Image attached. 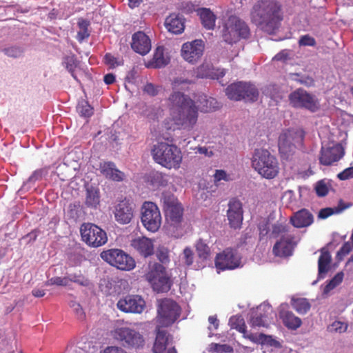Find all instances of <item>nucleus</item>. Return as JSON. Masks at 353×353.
<instances>
[{"instance_id": "f257e3e1", "label": "nucleus", "mask_w": 353, "mask_h": 353, "mask_svg": "<svg viewBox=\"0 0 353 353\" xmlns=\"http://www.w3.org/2000/svg\"><path fill=\"white\" fill-rule=\"evenodd\" d=\"M191 83L190 81L179 77L172 83L173 92L166 100V105L170 115L174 123L180 128L192 130L198 120V110L211 112L220 107L219 103L212 97L205 94L199 95L196 101L177 90H185Z\"/></svg>"}, {"instance_id": "f03ea898", "label": "nucleus", "mask_w": 353, "mask_h": 353, "mask_svg": "<svg viewBox=\"0 0 353 353\" xmlns=\"http://www.w3.org/2000/svg\"><path fill=\"white\" fill-rule=\"evenodd\" d=\"M251 19L264 31L271 34L282 20L280 4L275 0H261L253 6Z\"/></svg>"}, {"instance_id": "7ed1b4c3", "label": "nucleus", "mask_w": 353, "mask_h": 353, "mask_svg": "<svg viewBox=\"0 0 353 353\" xmlns=\"http://www.w3.org/2000/svg\"><path fill=\"white\" fill-rule=\"evenodd\" d=\"M162 201L168 234L174 238L181 237L188 230V224L183 220V208L174 195L164 194Z\"/></svg>"}, {"instance_id": "20e7f679", "label": "nucleus", "mask_w": 353, "mask_h": 353, "mask_svg": "<svg viewBox=\"0 0 353 353\" xmlns=\"http://www.w3.org/2000/svg\"><path fill=\"white\" fill-rule=\"evenodd\" d=\"M252 168L265 179L274 178L279 172L276 158L265 149L259 148L254 150L252 158Z\"/></svg>"}, {"instance_id": "39448f33", "label": "nucleus", "mask_w": 353, "mask_h": 353, "mask_svg": "<svg viewBox=\"0 0 353 353\" xmlns=\"http://www.w3.org/2000/svg\"><path fill=\"white\" fill-rule=\"evenodd\" d=\"M154 161L168 169H178L182 161L181 150L174 145L159 142L152 149Z\"/></svg>"}, {"instance_id": "423d86ee", "label": "nucleus", "mask_w": 353, "mask_h": 353, "mask_svg": "<svg viewBox=\"0 0 353 353\" xmlns=\"http://www.w3.org/2000/svg\"><path fill=\"white\" fill-rule=\"evenodd\" d=\"M270 236L272 238H279L273 247V252L276 256L285 257L292 254L295 242L284 223L278 222L272 225Z\"/></svg>"}, {"instance_id": "0eeeda50", "label": "nucleus", "mask_w": 353, "mask_h": 353, "mask_svg": "<svg viewBox=\"0 0 353 353\" xmlns=\"http://www.w3.org/2000/svg\"><path fill=\"white\" fill-rule=\"evenodd\" d=\"M111 336L114 340L127 349H140L143 347L145 343L142 334L126 325L116 326L111 331Z\"/></svg>"}, {"instance_id": "6e6552de", "label": "nucleus", "mask_w": 353, "mask_h": 353, "mask_svg": "<svg viewBox=\"0 0 353 353\" xmlns=\"http://www.w3.org/2000/svg\"><path fill=\"white\" fill-rule=\"evenodd\" d=\"M304 132L300 128H292L284 130L279 138V149L282 158L290 159L296 150L301 147Z\"/></svg>"}, {"instance_id": "1a4fd4ad", "label": "nucleus", "mask_w": 353, "mask_h": 353, "mask_svg": "<svg viewBox=\"0 0 353 353\" xmlns=\"http://www.w3.org/2000/svg\"><path fill=\"white\" fill-rule=\"evenodd\" d=\"M146 279L151 284L153 290L157 292H168L171 287V281L164 267L159 263L150 262Z\"/></svg>"}, {"instance_id": "9d476101", "label": "nucleus", "mask_w": 353, "mask_h": 353, "mask_svg": "<svg viewBox=\"0 0 353 353\" xmlns=\"http://www.w3.org/2000/svg\"><path fill=\"white\" fill-rule=\"evenodd\" d=\"M181 308L174 301L165 299L159 301L157 309L158 326L167 327L174 323L180 316Z\"/></svg>"}, {"instance_id": "9b49d317", "label": "nucleus", "mask_w": 353, "mask_h": 353, "mask_svg": "<svg viewBox=\"0 0 353 353\" xmlns=\"http://www.w3.org/2000/svg\"><path fill=\"white\" fill-rule=\"evenodd\" d=\"M141 221L149 232H156L161 225L162 217L158 206L153 202L145 201L141 208Z\"/></svg>"}, {"instance_id": "f8f14e48", "label": "nucleus", "mask_w": 353, "mask_h": 353, "mask_svg": "<svg viewBox=\"0 0 353 353\" xmlns=\"http://www.w3.org/2000/svg\"><path fill=\"white\" fill-rule=\"evenodd\" d=\"M249 30L244 21L236 16H230L225 23L223 38L228 43L236 42L240 38H245Z\"/></svg>"}, {"instance_id": "ddd939ff", "label": "nucleus", "mask_w": 353, "mask_h": 353, "mask_svg": "<svg viewBox=\"0 0 353 353\" xmlns=\"http://www.w3.org/2000/svg\"><path fill=\"white\" fill-rule=\"evenodd\" d=\"M101 257L117 268L130 271L135 268V261L129 254L119 249H110L101 253Z\"/></svg>"}, {"instance_id": "4468645a", "label": "nucleus", "mask_w": 353, "mask_h": 353, "mask_svg": "<svg viewBox=\"0 0 353 353\" xmlns=\"http://www.w3.org/2000/svg\"><path fill=\"white\" fill-rule=\"evenodd\" d=\"M80 232L82 240L90 247L102 246L108 241L105 232L92 223H83L81 227Z\"/></svg>"}, {"instance_id": "2eb2a0df", "label": "nucleus", "mask_w": 353, "mask_h": 353, "mask_svg": "<svg viewBox=\"0 0 353 353\" xmlns=\"http://www.w3.org/2000/svg\"><path fill=\"white\" fill-rule=\"evenodd\" d=\"M225 94L232 100L245 99L252 101L256 100L259 94L254 85L245 82L232 83L226 88Z\"/></svg>"}, {"instance_id": "dca6fc26", "label": "nucleus", "mask_w": 353, "mask_h": 353, "mask_svg": "<svg viewBox=\"0 0 353 353\" xmlns=\"http://www.w3.org/2000/svg\"><path fill=\"white\" fill-rule=\"evenodd\" d=\"M215 266L217 272L223 270H231L243 266L242 258L235 250L226 249L218 254L215 259Z\"/></svg>"}, {"instance_id": "f3484780", "label": "nucleus", "mask_w": 353, "mask_h": 353, "mask_svg": "<svg viewBox=\"0 0 353 353\" xmlns=\"http://www.w3.org/2000/svg\"><path fill=\"white\" fill-rule=\"evenodd\" d=\"M289 99L295 108H305L311 112H316L319 108V103L315 97L301 89L291 93Z\"/></svg>"}, {"instance_id": "a211bd4d", "label": "nucleus", "mask_w": 353, "mask_h": 353, "mask_svg": "<svg viewBox=\"0 0 353 353\" xmlns=\"http://www.w3.org/2000/svg\"><path fill=\"white\" fill-rule=\"evenodd\" d=\"M117 307L125 313L141 314L145 308V301L139 295L128 294L119 299Z\"/></svg>"}, {"instance_id": "6ab92c4d", "label": "nucleus", "mask_w": 353, "mask_h": 353, "mask_svg": "<svg viewBox=\"0 0 353 353\" xmlns=\"http://www.w3.org/2000/svg\"><path fill=\"white\" fill-rule=\"evenodd\" d=\"M204 48V43L201 39L184 43L181 50V57L185 61L194 63L202 57Z\"/></svg>"}, {"instance_id": "aec40b11", "label": "nucleus", "mask_w": 353, "mask_h": 353, "mask_svg": "<svg viewBox=\"0 0 353 353\" xmlns=\"http://www.w3.org/2000/svg\"><path fill=\"white\" fill-rule=\"evenodd\" d=\"M274 320V314L272 307L268 303L261 304L251 317L250 324L251 327L256 328L268 327Z\"/></svg>"}, {"instance_id": "412c9836", "label": "nucleus", "mask_w": 353, "mask_h": 353, "mask_svg": "<svg viewBox=\"0 0 353 353\" xmlns=\"http://www.w3.org/2000/svg\"><path fill=\"white\" fill-rule=\"evenodd\" d=\"M344 155V150L341 144L332 143L321 148L320 163L325 165H330L340 160Z\"/></svg>"}, {"instance_id": "4be33fe9", "label": "nucleus", "mask_w": 353, "mask_h": 353, "mask_svg": "<svg viewBox=\"0 0 353 353\" xmlns=\"http://www.w3.org/2000/svg\"><path fill=\"white\" fill-rule=\"evenodd\" d=\"M114 215L119 223H129L134 216L133 204L128 200L120 201L114 208Z\"/></svg>"}, {"instance_id": "5701e85b", "label": "nucleus", "mask_w": 353, "mask_h": 353, "mask_svg": "<svg viewBox=\"0 0 353 353\" xmlns=\"http://www.w3.org/2000/svg\"><path fill=\"white\" fill-rule=\"evenodd\" d=\"M227 216L231 228L234 229L241 228L243 221V209L239 201L236 199L230 201Z\"/></svg>"}, {"instance_id": "b1692460", "label": "nucleus", "mask_w": 353, "mask_h": 353, "mask_svg": "<svg viewBox=\"0 0 353 353\" xmlns=\"http://www.w3.org/2000/svg\"><path fill=\"white\" fill-rule=\"evenodd\" d=\"M131 48L135 52L145 55L151 50V40L143 32L139 31L132 37Z\"/></svg>"}, {"instance_id": "393cba45", "label": "nucleus", "mask_w": 353, "mask_h": 353, "mask_svg": "<svg viewBox=\"0 0 353 353\" xmlns=\"http://www.w3.org/2000/svg\"><path fill=\"white\" fill-rule=\"evenodd\" d=\"M131 246L144 257L151 256L154 251V240L146 236L134 238Z\"/></svg>"}, {"instance_id": "a878e982", "label": "nucleus", "mask_w": 353, "mask_h": 353, "mask_svg": "<svg viewBox=\"0 0 353 353\" xmlns=\"http://www.w3.org/2000/svg\"><path fill=\"white\" fill-rule=\"evenodd\" d=\"M288 309L289 306L287 303L281 304L279 307V316L288 329L295 330L301 325L302 321Z\"/></svg>"}, {"instance_id": "bb28decb", "label": "nucleus", "mask_w": 353, "mask_h": 353, "mask_svg": "<svg viewBox=\"0 0 353 353\" xmlns=\"http://www.w3.org/2000/svg\"><path fill=\"white\" fill-rule=\"evenodd\" d=\"M187 11L189 12L196 11L199 16L201 24L205 29L213 30L215 28L216 16L210 8H199L195 9L194 6L191 4V8H188Z\"/></svg>"}, {"instance_id": "cd10ccee", "label": "nucleus", "mask_w": 353, "mask_h": 353, "mask_svg": "<svg viewBox=\"0 0 353 353\" xmlns=\"http://www.w3.org/2000/svg\"><path fill=\"white\" fill-rule=\"evenodd\" d=\"M165 350H168L167 353H176V350L171 347L170 339L167 333L158 330L153 346V352L154 353H163Z\"/></svg>"}, {"instance_id": "c85d7f7f", "label": "nucleus", "mask_w": 353, "mask_h": 353, "mask_svg": "<svg viewBox=\"0 0 353 353\" xmlns=\"http://www.w3.org/2000/svg\"><path fill=\"white\" fill-rule=\"evenodd\" d=\"M100 173L105 178L114 181H121L125 178L123 172L118 170L112 162H102L99 165Z\"/></svg>"}, {"instance_id": "c756f323", "label": "nucleus", "mask_w": 353, "mask_h": 353, "mask_svg": "<svg viewBox=\"0 0 353 353\" xmlns=\"http://www.w3.org/2000/svg\"><path fill=\"white\" fill-rule=\"evenodd\" d=\"M195 72L199 78L219 79L225 75V70L223 69L214 68L211 64L207 63L200 65Z\"/></svg>"}, {"instance_id": "7c9ffc66", "label": "nucleus", "mask_w": 353, "mask_h": 353, "mask_svg": "<svg viewBox=\"0 0 353 353\" xmlns=\"http://www.w3.org/2000/svg\"><path fill=\"white\" fill-rule=\"evenodd\" d=\"M247 339L254 344L272 347L274 348H280L281 347V343L275 337H273L271 335L252 333L247 336Z\"/></svg>"}, {"instance_id": "2f4dec72", "label": "nucleus", "mask_w": 353, "mask_h": 353, "mask_svg": "<svg viewBox=\"0 0 353 353\" xmlns=\"http://www.w3.org/2000/svg\"><path fill=\"white\" fill-rule=\"evenodd\" d=\"M291 222L296 228L307 227L312 223L313 216L308 210L303 209L296 212L291 217Z\"/></svg>"}, {"instance_id": "473e14b6", "label": "nucleus", "mask_w": 353, "mask_h": 353, "mask_svg": "<svg viewBox=\"0 0 353 353\" xmlns=\"http://www.w3.org/2000/svg\"><path fill=\"white\" fill-rule=\"evenodd\" d=\"M166 29L174 34H180L184 30V22L182 18L172 14L168 17L165 21Z\"/></svg>"}, {"instance_id": "72a5a7b5", "label": "nucleus", "mask_w": 353, "mask_h": 353, "mask_svg": "<svg viewBox=\"0 0 353 353\" xmlns=\"http://www.w3.org/2000/svg\"><path fill=\"white\" fill-rule=\"evenodd\" d=\"M100 202L99 190L98 188L89 186L86 189L85 204L90 208H97Z\"/></svg>"}, {"instance_id": "f704fd0d", "label": "nucleus", "mask_w": 353, "mask_h": 353, "mask_svg": "<svg viewBox=\"0 0 353 353\" xmlns=\"http://www.w3.org/2000/svg\"><path fill=\"white\" fill-rule=\"evenodd\" d=\"M229 325L232 329H236L239 332L243 334V338L247 339V336L251 334L246 330V325L243 319L241 316H233L229 319Z\"/></svg>"}, {"instance_id": "c9c22d12", "label": "nucleus", "mask_w": 353, "mask_h": 353, "mask_svg": "<svg viewBox=\"0 0 353 353\" xmlns=\"http://www.w3.org/2000/svg\"><path fill=\"white\" fill-rule=\"evenodd\" d=\"M168 57L164 54L163 48L159 46L156 48L151 65L154 68H161L168 63Z\"/></svg>"}, {"instance_id": "e433bc0d", "label": "nucleus", "mask_w": 353, "mask_h": 353, "mask_svg": "<svg viewBox=\"0 0 353 353\" xmlns=\"http://www.w3.org/2000/svg\"><path fill=\"white\" fill-rule=\"evenodd\" d=\"M331 256L327 251L322 250L319 259V276L323 278L324 274L328 271Z\"/></svg>"}, {"instance_id": "4c0bfd02", "label": "nucleus", "mask_w": 353, "mask_h": 353, "mask_svg": "<svg viewBox=\"0 0 353 353\" xmlns=\"http://www.w3.org/2000/svg\"><path fill=\"white\" fill-rule=\"evenodd\" d=\"M214 182L216 185H219L222 181L230 182L235 179V176L232 172H227L224 170H216L213 174Z\"/></svg>"}, {"instance_id": "58836bf2", "label": "nucleus", "mask_w": 353, "mask_h": 353, "mask_svg": "<svg viewBox=\"0 0 353 353\" xmlns=\"http://www.w3.org/2000/svg\"><path fill=\"white\" fill-rule=\"evenodd\" d=\"M349 205H345L342 202L334 208H326L321 210L319 213L320 219H326L332 214H338L341 213L344 210L347 209Z\"/></svg>"}, {"instance_id": "ea45409f", "label": "nucleus", "mask_w": 353, "mask_h": 353, "mask_svg": "<svg viewBox=\"0 0 353 353\" xmlns=\"http://www.w3.org/2000/svg\"><path fill=\"white\" fill-rule=\"evenodd\" d=\"M292 305L293 308L299 314H305L310 309V304L305 299H293Z\"/></svg>"}, {"instance_id": "a19ab883", "label": "nucleus", "mask_w": 353, "mask_h": 353, "mask_svg": "<svg viewBox=\"0 0 353 353\" xmlns=\"http://www.w3.org/2000/svg\"><path fill=\"white\" fill-rule=\"evenodd\" d=\"M343 279V274L342 272L337 273L324 287H323V294L327 295L342 282Z\"/></svg>"}, {"instance_id": "79ce46f5", "label": "nucleus", "mask_w": 353, "mask_h": 353, "mask_svg": "<svg viewBox=\"0 0 353 353\" xmlns=\"http://www.w3.org/2000/svg\"><path fill=\"white\" fill-rule=\"evenodd\" d=\"M196 250L199 259L202 261L206 260L210 253V248L203 240L199 239L195 245Z\"/></svg>"}, {"instance_id": "37998d69", "label": "nucleus", "mask_w": 353, "mask_h": 353, "mask_svg": "<svg viewBox=\"0 0 353 353\" xmlns=\"http://www.w3.org/2000/svg\"><path fill=\"white\" fill-rule=\"evenodd\" d=\"M77 108L78 112L82 117H89L93 114L92 108L84 100L79 102Z\"/></svg>"}, {"instance_id": "c03bdc74", "label": "nucleus", "mask_w": 353, "mask_h": 353, "mask_svg": "<svg viewBox=\"0 0 353 353\" xmlns=\"http://www.w3.org/2000/svg\"><path fill=\"white\" fill-rule=\"evenodd\" d=\"M180 259L182 263L185 265L190 266L194 261V252L190 247L184 248L182 254L180 255Z\"/></svg>"}, {"instance_id": "a18cd8bd", "label": "nucleus", "mask_w": 353, "mask_h": 353, "mask_svg": "<svg viewBox=\"0 0 353 353\" xmlns=\"http://www.w3.org/2000/svg\"><path fill=\"white\" fill-rule=\"evenodd\" d=\"M68 278L69 279V283L74 282L83 286H88L90 283L89 280L81 273L70 274L68 276Z\"/></svg>"}, {"instance_id": "49530a36", "label": "nucleus", "mask_w": 353, "mask_h": 353, "mask_svg": "<svg viewBox=\"0 0 353 353\" xmlns=\"http://www.w3.org/2000/svg\"><path fill=\"white\" fill-rule=\"evenodd\" d=\"M347 327V323L340 321H335L329 326L328 328L330 332L343 333L346 332Z\"/></svg>"}, {"instance_id": "de8ad7c7", "label": "nucleus", "mask_w": 353, "mask_h": 353, "mask_svg": "<svg viewBox=\"0 0 353 353\" xmlns=\"http://www.w3.org/2000/svg\"><path fill=\"white\" fill-rule=\"evenodd\" d=\"M23 48L20 46H10L3 49V52L8 57L17 58L23 53Z\"/></svg>"}, {"instance_id": "09e8293b", "label": "nucleus", "mask_w": 353, "mask_h": 353, "mask_svg": "<svg viewBox=\"0 0 353 353\" xmlns=\"http://www.w3.org/2000/svg\"><path fill=\"white\" fill-rule=\"evenodd\" d=\"M316 192L319 196H325L329 190V183L325 180H321L316 183L315 185Z\"/></svg>"}, {"instance_id": "8fccbe9b", "label": "nucleus", "mask_w": 353, "mask_h": 353, "mask_svg": "<svg viewBox=\"0 0 353 353\" xmlns=\"http://www.w3.org/2000/svg\"><path fill=\"white\" fill-rule=\"evenodd\" d=\"M46 285H59V286H67L69 285V279L67 276L65 277H52L46 282Z\"/></svg>"}, {"instance_id": "3c124183", "label": "nucleus", "mask_w": 353, "mask_h": 353, "mask_svg": "<svg viewBox=\"0 0 353 353\" xmlns=\"http://www.w3.org/2000/svg\"><path fill=\"white\" fill-rule=\"evenodd\" d=\"M104 61L106 65H108L110 68H114L119 65L122 64V61L118 60L114 56L110 54H107L104 57Z\"/></svg>"}, {"instance_id": "603ef678", "label": "nucleus", "mask_w": 353, "mask_h": 353, "mask_svg": "<svg viewBox=\"0 0 353 353\" xmlns=\"http://www.w3.org/2000/svg\"><path fill=\"white\" fill-rule=\"evenodd\" d=\"M299 44L300 46H314L316 41L312 37L306 34L300 37Z\"/></svg>"}, {"instance_id": "864d4df0", "label": "nucleus", "mask_w": 353, "mask_h": 353, "mask_svg": "<svg viewBox=\"0 0 353 353\" xmlns=\"http://www.w3.org/2000/svg\"><path fill=\"white\" fill-rule=\"evenodd\" d=\"M63 63L67 68V70L72 73L74 69L76 67V59L74 56H68L64 58Z\"/></svg>"}, {"instance_id": "5fc2aeb1", "label": "nucleus", "mask_w": 353, "mask_h": 353, "mask_svg": "<svg viewBox=\"0 0 353 353\" xmlns=\"http://www.w3.org/2000/svg\"><path fill=\"white\" fill-rule=\"evenodd\" d=\"M290 55L291 52L290 50H283L276 54L273 59L276 61H285L290 59Z\"/></svg>"}, {"instance_id": "6e6d98bb", "label": "nucleus", "mask_w": 353, "mask_h": 353, "mask_svg": "<svg viewBox=\"0 0 353 353\" xmlns=\"http://www.w3.org/2000/svg\"><path fill=\"white\" fill-rule=\"evenodd\" d=\"M340 180H346L350 178H353V167L346 168L343 172L337 175Z\"/></svg>"}, {"instance_id": "4d7b16f0", "label": "nucleus", "mask_w": 353, "mask_h": 353, "mask_svg": "<svg viewBox=\"0 0 353 353\" xmlns=\"http://www.w3.org/2000/svg\"><path fill=\"white\" fill-rule=\"evenodd\" d=\"M143 91L151 96H154L158 93V88L151 83H148L143 88Z\"/></svg>"}, {"instance_id": "13d9d810", "label": "nucleus", "mask_w": 353, "mask_h": 353, "mask_svg": "<svg viewBox=\"0 0 353 353\" xmlns=\"http://www.w3.org/2000/svg\"><path fill=\"white\" fill-rule=\"evenodd\" d=\"M101 353H127L122 347L118 346H109L104 349Z\"/></svg>"}, {"instance_id": "bf43d9fd", "label": "nucleus", "mask_w": 353, "mask_h": 353, "mask_svg": "<svg viewBox=\"0 0 353 353\" xmlns=\"http://www.w3.org/2000/svg\"><path fill=\"white\" fill-rule=\"evenodd\" d=\"M352 245L347 242L343 244L342 248L338 252V255H345L347 254L352 250Z\"/></svg>"}, {"instance_id": "052dcab7", "label": "nucleus", "mask_w": 353, "mask_h": 353, "mask_svg": "<svg viewBox=\"0 0 353 353\" xmlns=\"http://www.w3.org/2000/svg\"><path fill=\"white\" fill-rule=\"evenodd\" d=\"M158 257L161 262L168 261V253L166 249L159 250L158 252Z\"/></svg>"}, {"instance_id": "680f3d73", "label": "nucleus", "mask_w": 353, "mask_h": 353, "mask_svg": "<svg viewBox=\"0 0 353 353\" xmlns=\"http://www.w3.org/2000/svg\"><path fill=\"white\" fill-rule=\"evenodd\" d=\"M89 33L87 29H81L77 34V39L79 41H82L84 39L88 37Z\"/></svg>"}, {"instance_id": "e2e57ef3", "label": "nucleus", "mask_w": 353, "mask_h": 353, "mask_svg": "<svg viewBox=\"0 0 353 353\" xmlns=\"http://www.w3.org/2000/svg\"><path fill=\"white\" fill-rule=\"evenodd\" d=\"M198 151L200 154H204L207 157H212L213 155V152L211 150L205 147H200L198 149Z\"/></svg>"}, {"instance_id": "0e129e2a", "label": "nucleus", "mask_w": 353, "mask_h": 353, "mask_svg": "<svg viewBox=\"0 0 353 353\" xmlns=\"http://www.w3.org/2000/svg\"><path fill=\"white\" fill-rule=\"evenodd\" d=\"M72 307H73L74 310L76 312L77 314L80 318L83 317V312L82 308L79 303H74V304H72Z\"/></svg>"}, {"instance_id": "69168bd1", "label": "nucleus", "mask_w": 353, "mask_h": 353, "mask_svg": "<svg viewBox=\"0 0 353 353\" xmlns=\"http://www.w3.org/2000/svg\"><path fill=\"white\" fill-rule=\"evenodd\" d=\"M215 347L216 351H225V352H230L231 350V348L230 346L226 345H219V344H214L213 345Z\"/></svg>"}, {"instance_id": "338daca9", "label": "nucleus", "mask_w": 353, "mask_h": 353, "mask_svg": "<svg viewBox=\"0 0 353 353\" xmlns=\"http://www.w3.org/2000/svg\"><path fill=\"white\" fill-rule=\"evenodd\" d=\"M208 322L210 325L214 326V328L216 330L219 327V321L216 316H210L208 318Z\"/></svg>"}, {"instance_id": "774afa93", "label": "nucleus", "mask_w": 353, "mask_h": 353, "mask_svg": "<svg viewBox=\"0 0 353 353\" xmlns=\"http://www.w3.org/2000/svg\"><path fill=\"white\" fill-rule=\"evenodd\" d=\"M115 80V77L112 74H108L104 77V82L108 84H112Z\"/></svg>"}]
</instances>
